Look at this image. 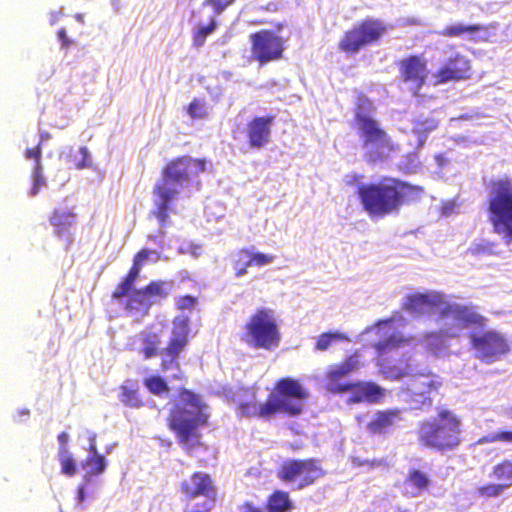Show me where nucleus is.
<instances>
[{
  "label": "nucleus",
  "mask_w": 512,
  "mask_h": 512,
  "mask_svg": "<svg viewBox=\"0 0 512 512\" xmlns=\"http://www.w3.org/2000/svg\"><path fill=\"white\" fill-rule=\"evenodd\" d=\"M404 308L414 316L433 317L444 335L453 339L460 337L465 330L484 328L487 322L474 306L453 301L435 290L408 296Z\"/></svg>",
  "instance_id": "obj_1"
},
{
  "label": "nucleus",
  "mask_w": 512,
  "mask_h": 512,
  "mask_svg": "<svg viewBox=\"0 0 512 512\" xmlns=\"http://www.w3.org/2000/svg\"><path fill=\"white\" fill-rule=\"evenodd\" d=\"M205 170L204 160L191 157H181L167 165L163 179L155 186L154 191L157 207L154 214L161 223H164L168 217L169 204L188 188L194 177Z\"/></svg>",
  "instance_id": "obj_2"
},
{
  "label": "nucleus",
  "mask_w": 512,
  "mask_h": 512,
  "mask_svg": "<svg viewBox=\"0 0 512 512\" xmlns=\"http://www.w3.org/2000/svg\"><path fill=\"white\" fill-rule=\"evenodd\" d=\"M208 406L190 391L180 394L178 403L170 416V427L178 435L179 442L190 449L199 443L197 428L206 423Z\"/></svg>",
  "instance_id": "obj_3"
},
{
  "label": "nucleus",
  "mask_w": 512,
  "mask_h": 512,
  "mask_svg": "<svg viewBox=\"0 0 512 512\" xmlns=\"http://www.w3.org/2000/svg\"><path fill=\"white\" fill-rule=\"evenodd\" d=\"M360 367L359 356L354 354L343 363L329 367L325 375V388L332 393L350 392L348 403L378 402L384 397L385 391L371 382L347 384L342 380Z\"/></svg>",
  "instance_id": "obj_4"
},
{
  "label": "nucleus",
  "mask_w": 512,
  "mask_h": 512,
  "mask_svg": "<svg viewBox=\"0 0 512 512\" xmlns=\"http://www.w3.org/2000/svg\"><path fill=\"white\" fill-rule=\"evenodd\" d=\"M381 372L388 379L407 378L405 387L400 390L398 395L412 409H419L426 404L430 405L429 394L441 384L437 376L418 371L411 363H407L405 368L382 367Z\"/></svg>",
  "instance_id": "obj_5"
},
{
  "label": "nucleus",
  "mask_w": 512,
  "mask_h": 512,
  "mask_svg": "<svg viewBox=\"0 0 512 512\" xmlns=\"http://www.w3.org/2000/svg\"><path fill=\"white\" fill-rule=\"evenodd\" d=\"M412 191L411 186L389 179L378 185L361 186L359 196L371 217H383L396 211Z\"/></svg>",
  "instance_id": "obj_6"
},
{
  "label": "nucleus",
  "mask_w": 512,
  "mask_h": 512,
  "mask_svg": "<svg viewBox=\"0 0 512 512\" xmlns=\"http://www.w3.org/2000/svg\"><path fill=\"white\" fill-rule=\"evenodd\" d=\"M356 106V121L363 139L365 156L371 161L387 158L394 148L386 132L372 117V102L364 95H359Z\"/></svg>",
  "instance_id": "obj_7"
},
{
  "label": "nucleus",
  "mask_w": 512,
  "mask_h": 512,
  "mask_svg": "<svg viewBox=\"0 0 512 512\" xmlns=\"http://www.w3.org/2000/svg\"><path fill=\"white\" fill-rule=\"evenodd\" d=\"M461 420L448 410L421 424L418 437L420 443L437 451L455 449L461 442Z\"/></svg>",
  "instance_id": "obj_8"
},
{
  "label": "nucleus",
  "mask_w": 512,
  "mask_h": 512,
  "mask_svg": "<svg viewBox=\"0 0 512 512\" xmlns=\"http://www.w3.org/2000/svg\"><path fill=\"white\" fill-rule=\"evenodd\" d=\"M241 341L250 348L273 350L279 345L280 331L275 312L271 309H258L243 327Z\"/></svg>",
  "instance_id": "obj_9"
},
{
  "label": "nucleus",
  "mask_w": 512,
  "mask_h": 512,
  "mask_svg": "<svg viewBox=\"0 0 512 512\" xmlns=\"http://www.w3.org/2000/svg\"><path fill=\"white\" fill-rule=\"evenodd\" d=\"M490 220L495 232L506 244L512 243V183L501 180L494 183L489 196Z\"/></svg>",
  "instance_id": "obj_10"
},
{
  "label": "nucleus",
  "mask_w": 512,
  "mask_h": 512,
  "mask_svg": "<svg viewBox=\"0 0 512 512\" xmlns=\"http://www.w3.org/2000/svg\"><path fill=\"white\" fill-rule=\"evenodd\" d=\"M477 329L474 328L469 335L476 358L493 363L509 352L510 346L504 334L494 329Z\"/></svg>",
  "instance_id": "obj_11"
},
{
  "label": "nucleus",
  "mask_w": 512,
  "mask_h": 512,
  "mask_svg": "<svg viewBox=\"0 0 512 512\" xmlns=\"http://www.w3.org/2000/svg\"><path fill=\"white\" fill-rule=\"evenodd\" d=\"M307 396L306 389L298 381L290 378L279 381L276 391L269 395L272 414L276 412L299 414Z\"/></svg>",
  "instance_id": "obj_12"
},
{
  "label": "nucleus",
  "mask_w": 512,
  "mask_h": 512,
  "mask_svg": "<svg viewBox=\"0 0 512 512\" xmlns=\"http://www.w3.org/2000/svg\"><path fill=\"white\" fill-rule=\"evenodd\" d=\"M188 502L184 512H208L214 505V488L209 475L197 472L182 483Z\"/></svg>",
  "instance_id": "obj_13"
},
{
  "label": "nucleus",
  "mask_w": 512,
  "mask_h": 512,
  "mask_svg": "<svg viewBox=\"0 0 512 512\" xmlns=\"http://www.w3.org/2000/svg\"><path fill=\"white\" fill-rule=\"evenodd\" d=\"M251 57L261 65L282 57L285 40L270 30H261L250 35Z\"/></svg>",
  "instance_id": "obj_14"
},
{
  "label": "nucleus",
  "mask_w": 512,
  "mask_h": 512,
  "mask_svg": "<svg viewBox=\"0 0 512 512\" xmlns=\"http://www.w3.org/2000/svg\"><path fill=\"white\" fill-rule=\"evenodd\" d=\"M374 333L380 337L379 341L375 344V348L380 356L390 353L391 351L410 345L416 341L415 338L405 337L397 330L396 320L391 318L389 320L379 321L375 326L367 328L361 336Z\"/></svg>",
  "instance_id": "obj_15"
},
{
  "label": "nucleus",
  "mask_w": 512,
  "mask_h": 512,
  "mask_svg": "<svg viewBox=\"0 0 512 512\" xmlns=\"http://www.w3.org/2000/svg\"><path fill=\"white\" fill-rule=\"evenodd\" d=\"M281 479L297 489L312 484L322 476V470L314 461H287L279 473Z\"/></svg>",
  "instance_id": "obj_16"
},
{
  "label": "nucleus",
  "mask_w": 512,
  "mask_h": 512,
  "mask_svg": "<svg viewBox=\"0 0 512 512\" xmlns=\"http://www.w3.org/2000/svg\"><path fill=\"white\" fill-rule=\"evenodd\" d=\"M384 32L385 27L381 22L367 20L346 33L340 42V48L346 52H356L363 46L378 40Z\"/></svg>",
  "instance_id": "obj_17"
},
{
  "label": "nucleus",
  "mask_w": 512,
  "mask_h": 512,
  "mask_svg": "<svg viewBox=\"0 0 512 512\" xmlns=\"http://www.w3.org/2000/svg\"><path fill=\"white\" fill-rule=\"evenodd\" d=\"M170 288V283L153 282L145 289L137 290L132 293H130L129 290L126 294L129 296L127 308L130 311L136 310L145 314L154 302L168 295Z\"/></svg>",
  "instance_id": "obj_18"
},
{
  "label": "nucleus",
  "mask_w": 512,
  "mask_h": 512,
  "mask_svg": "<svg viewBox=\"0 0 512 512\" xmlns=\"http://www.w3.org/2000/svg\"><path fill=\"white\" fill-rule=\"evenodd\" d=\"M470 75V62L463 56L456 55L430 78L433 85L445 83L452 80H462Z\"/></svg>",
  "instance_id": "obj_19"
},
{
  "label": "nucleus",
  "mask_w": 512,
  "mask_h": 512,
  "mask_svg": "<svg viewBox=\"0 0 512 512\" xmlns=\"http://www.w3.org/2000/svg\"><path fill=\"white\" fill-rule=\"evenodd\" d=\"M188 322L189 317L184 314L177 316L173 321L172 337L165 350L166 356L170 357L171 365L187 344V336L189 332Z\"/></svg>",
  "instance_id": "obj_20"
},
{
  "label": "nucleus",
  "mask_w": 512,
  "mask_h": 512,
  "mask_svg": "<svg viewBox=\"0 0 512 512\" xmlns=\"http://www.w3.org/2000/svg\"><path fill=\"white\" fill-rule=\"evenodd\" d=\"M160 259V254L154 250L143 249L134 258L133 267L131 268L125 281L116 289L114 297L119 298L125 296L131 290L132 284L137 278L140 269L147 263H155Z\"/></svg>",
  "instance_id": "obj_21"
},
{
  "label": "nucleus",
  "mask_w": 512,
  "mask_h": 512,
  "mask_svg": "<svg viewBox=\"0 0 512 512\" xmlns=\"http://www.w3.org/2000/svg\"><path fill=\"white\" fill-rule=\"evenodd\" d=\"M401 70L407 89L417 95L426 77L424 64L419 58L413 57L402 62Z\"/></svg>",
  "instance_id": "obj_22"
},
{
  "label": "nucleus",
  "mask_w": 512,
  "mask_h": 512,
  "mask_svg": "<svg viewBox=\"0 0 512 512\" xmlns=\"http://www.w3.org/2000/svg\"><path fill=\"white\" fill-rule=\"evenodd\" d=\"M238 405L241 415L244 416L268 417L272 415L270 399L268 398L266 403H261L256 398V393L253 389H247L242 395L238 396Z\"/></svg>",
  "instance_id": "obj_23"
},
{
  "label": "nucleus",
  "mask_w": 512,
  "mask_h": 512,
  "mask_svg": "<svg viewBox=\"0 0 512 512\" xmlns=\"http://www.w3.org/2000/svg\"><path fill=\"white\" fill-rule=\"evenodd\" d=\"M273 119V117H259L248 124L247 135L251 147L260 149L269 142Z\"/></svg>",
  "instance_id": "obj_24"
},
{
  "label": "nucleus",
  "mask_w": 512,
  "mask_h": 512,
  "mask_svg": "<svg viewBox=\"0 0 512 512\" xmlns=\"http://www.w3.org/2000/svg\"><path fill=\"white\" fill-rule=\"evenodd\" d=\"M89 448L88 457L83 462L82 467L85 470V479L88 481L90 476L101 474L106 468V459L100 455L96 447V434L88 432Z\"/></svg>",
  "instance_id": "obj_25"
},
{
  "label": "nucleus",
  "mask_w": 512,
  "mask_h": 512,
  "mask_svg": "<svg viewBox=\"0 0 512 512\" xmlns=\"http://www.w3.org/2000/svg\"><path fill=\"white\" fill-rule=\"evenodd\" d=\"M55 233L67 242L71 241V227L75 222V215L66 208L55 209L50 219Z\"/></svg>",
  "instance_id": "obj_26"
},
{
  "label": "nucleus",
  "mask_w": 512,
  "mask_h": 512,
  "mask_svg": "<svg viewBox=\"0 0 512 512\" xmlns=\"http://www.w3.org/2000/svg\"><path fill=\"white\" fill-rule=\"evenodd\" d=\"M450 339V336L444 335L439 327L438 331L428 332L422 338L418 339V343L430 353L439 356L444 355L449 349Z\"/></svg>",
  "instance_id": "obj_27"
},
{
  "label": "nucleus",
  "mask_w": 512,
  "mask_h": 512,
  "mask_svg": "<svg viewBox=\"0 0 512 512\" xmlns=\"http://www.w3.org/2000/svg\"><path fill=\"white\" fill-rule=\"evenodd\" d=\"M429 479L421 471H411L403 484V491L406 496L418 497L428 487Z\"/></svg>",
  "instance_id": "obj_28"
},
{
  "label": "nucleus",
  "mask_w": 512,
  "mask_h": 512,
  "mask_svg": "<svg viewBox=\"0 0 512 512\" xmlns=\"http://www.w3.org/2000/svg\"><path fill=\"white\" fill-rule=\"evenodd\" d=\"M400 421L399 410H388L376 413L368 424L372 433H382Z\"/></svg>",
  "instance_id": "obj_29"
},
{
  "label": "nucleus",
  "mask_w": 512,
  "mask_h": 512,
  "mask_svg": "<svg viewBox=\"0 0 512 512\" xmlns=\"http://www.w3.org/2000/svg\"><path fill=\"white\" fill-rule=\"evenodd\" d=\"M41 151L39 147L28 149L25 153L26 158H35L36 164L32 172V188L29 195L34 197L38 194L41 188L46 186V179L43 176V168L40 162Z\"/></svg>",
  "instance_id": "obj_30"
},
{
  "label": "nucleus",
  "mask_w": 512,
  "mask_h": 512,
  "mask_svg": "<svg viewBox=\"0 0 512 512\" xmlns=\"http://www.w3.org/2000/svg\"><path fill=\"white\" fill-rule=\"evenodd\" d=\"M121 402L131 408H139L142 406V400L138 395V388L132 382H126L120 387Z\"/></svg>",
  "instance_id": "obj_31"
},
{
  "label": "nucleus",
  "mask_w": 512,
  "mask_h": 512,
  "mask_svg": "<svg viewBox=\"0 0 512 512\" xmlns=\"http://www.w3.org/2000/svg\"><path fill=\"white\" fill-rule=\"evenodd\" d=\"M252 267L250 249H242L233 255V270L236 278L247 274V268Z\"/></svg>",
  "instance_id": "obj_32"
},
{
  "label": "nucleus",
  "mask_w": 512,
  "mask_h": 512,
  "mask_svg": "<svg viewBox=\"0 0 512 512\" xmlns=\"http://www.w3.org/2000/svg\"><path fill=\"white\" fill-rule=\"evenodd\" d=\"M438 126V122L433 119H425L423 121H416L413 127V134L417 137L418 147H422L430 132L434 131Z\"/></svg>",
  "instance_id": "obj_33"
},
{
  "label": "nucleus",
  "mask_w": 512,
  "mask_h": 512,
  "mask_svg": "<svg viewBox=\"0 0 512 512\" xmlns=\"http://www.w3.org/2000/svg\"><path fill=\"white\" fill-rule=\"evenodd\" d=\"M344 341L349 342L350 339L341 332L323 333L318 337L316 350L326 351L331 345Z\"/></svg>",
  "instance_id": "obj_34"
},
{
  "label": "nucleus",
  "mask_w": 512,
  "mask_h": 512,
  "mask_svg": "<svg viewBox=\"0 0 512 512\" xmlns=\"http://www.w3.org/2000/svg\"><path fill=\"white\" fill-rule=\"evenodd\" d=\"M139 340L143 344V353L146 359L155 356L159 344V336L154 332H144L139 335Z\"/></svg>",
  "instance_id": "obj_35"
},
{
  "label": "nucleus",
  "mask_w": 512,
  "mask_h": 512,
  "mask_svg": "<svg viewBox=\"0 0 512 512\" xmlns=\"http://www.w3.org/2000/svg\"><path fill=\"white\" fill-rule=\"evenodd\" d=\"M58 459L61 465V472L64 475L72 477L76 474V463L67 447H60Z\"/></svg>",
  "instance_id": "obj_36"
},
{
  "label": "nucleus",
  "mask_w": 512,
  "mask_h": 512,
  "mask_svg": "<svg viewBox=\"0 0 512 512\" xmlns=\"http://www.w3.org/2000/svg\"><path fill=\"white\" fill-rule=\"evenodd\" d=\"M492 477L512 484V461H504L493 468Z\"/></svg>",
  "instance_id": "obj_37"
},
{
  "label": "nucleus",
  "mask_w": 512,
  "mask_h": 512,
  "mask_svg": "<svg viewBox=\"0 0 512 512\" xmlns=\"http://www.w3.org/2000/svg\"><path fill=\"white\" fill-rule=\"evenodd\" d=\"M187 114L192 119H204L208 115V108L204 100L195 99L193 100L188 108Z\"/></svg>",
  "instance_id": "obj_38"
},
{
  "label": "nucleus",
  "mask_w": 512,
  "mask_h": 512,
  "mask_svg": "<svg viewBox=\"0 0 512 512\" xmlns=\"http://www.w3.org/2000/svg\"><path fill=\"white\" fill-rule=\"evenodd\" d=\"M147 389L156 395H160L168 391L166 382L159 376H151L145 379Z\"/></svg>",
  "instance_id": "obj_39"
},
{
  "label": "nucleus",
  "mask_w": 512,
  "mask_h": 512,
  "mask_svg": "<svg viewBox=\"0 0 512 512\" xmlns=\"http://www.w3.org/2000/svg\"><path fill=\"white\" fill-rule=\"evenodd\" d=\"M479 29L476 25H463V24H455L450 27H447L442 34L445 36H461L465 33L473 34L475 31Z\"/></svg>",
  "instance_id": "obj_40"
},
{
  "label": "nucleus",
  "mask_w": 512,
  "mask_h": 512,
  "mask_svg": "<svg viewBox=\"0 0 512 512\" xmlns=\"http://www.w3.org/2000/svg\"><path fill=\"white\" fill-rule=\"evenodd\" d=\"M494 250V245L486 240H480L473 242L469 247L468 251L472 255H489L492 254Z\"/></svg>",
  "instance_id": "obj_41"
},
{
  "label": "nucleus",
  "mask_w": 512,
  "mask_h": 512,
  "mask_svg": "<svg viewBox=\"0 0 512 512\" xmlns=\"http://www.w3.org/2000/svg\"><path fill=\"white\" fill-rule=\"evenodd\" d=\"M510 486L511 483L489 484L479 488V493L485 497H496L501 495Z\"/></svg>",
  "instance_id": "obj_42"
},
{
  "label": "nucleus",
  "mask_w": 512,
  "mask_h": 512,
  "mask_svg": "<svg viewBox=\"0 0 512 512\" xmlns=\"http://www.w3.org/2000/svg\"><path fill=\"white\" fill-rule=\"evenodd\" d=\"M252 266L263 267L274 262L275 256L250 249Z\"/></svg>",
  "instance_id": "obj_43"
},
{
  "label": "nucleus",
  "mask_w": 512,
  "mask_h": 512,
  "mask_svg": "<svg viewBox=\"0 0 512 512\" xmlns=\"http://www.w3.org/2000/svg\"><path fill=\"white\" fill-rule=\"evenodd\" d=\"M495 441L512 442V432H497L481 438L478 442L480 444L490 443Z\"/></svg>",
  "instance_id": "obj_44"
},
{
  "label": "nucleus",
  "mask_w": 512,
  "mask_h": 512,
  "mask_svg": "<svg viewBox=\"0 0 512 512\" xmlns=\"http://www.w3.org/2000/svg\"><path fill=\"white\" fill-rule=\"evenodd\" d=\"M400 167L408 173H416L420 167V161L416 154L409 155Z\"/></svg>",
  "instance_id": "obj_45"
},
{
  "label": "nucleus",
  "mask_w": 512,
  "mask_h": 512,
  "mask_svg": "<svg viewBox=\"0 0 512 512\" xmlns=\"http://www.w3.org/2000/svg\"><path fill=\"white\" fill-rule=\"evenodd\" d=\"M235 0H205L204 5L212 6L216 15L221 14Z\"/></svg>",
  "instance_id": "obj_46"
},
{
  "label": "nucleus",
  "mask_w": 512,
  "mask_h": 512,
  "mask_svg": "<svg viewBox=\"0 0 512 512\" xmlns=\"http://www.w3.org/2000/svg\"><path fill=\"white\" fill-rule=\"evenodd\" d=\"M195 304L196 299L191 296L180 297L176 302L177 308L183 312L186 310L190 311L194 308Z\"/></svg>",
  "instance_id": "obj_47"
},
{
  "label": "nucleus",
  "mask_w": 512,
  "mask_h": 512,
  "mask_svg": "<svg viewBox=\"0 0 512 512\" xmlns=\"http://www.w3.org/2000/svg\"><path fill=\"white\" fill-rule=\"evenodd\" d=\"M80 154L82 156V159L76 164V167L78 169L89 167L91 164V156L88 152V149L86 147L80 148Z\"/></svg>",
  "instance_id": "obj_48"
},
{
  "label": "nucleus",
  "mask_w": 512,
  "mask_h": 512,
  "mask_svg": "<svg viewBox=\"0 0 512 512\" xmlns=\"http://www.w3.org/2000/svg\"><path fill=\"white\" fill-rule=\"evenodd\" d=\"M434 162L437 165V171L438 173H441L444 168L449 164L448 159L443 154H437L434 156Z\"/></svg>",
  "instance_id": "obj_49"
},
{
  "label": "nucleus",
  "mask_w": 512,
  "mask_h": 512,
  "mask_svg": "<svg viewBox=\"0 0 512 512\" xmlns=\"http://www.w3.org/2000/svg\"><path fill=\"white\" fill-rule=\"evenodd\" d=\"M179 253H181V254L189 253L194 258H197L201 254V247L200 246H195V245H190L187 249H184L183 247H181L179 249Z\"/></svg>",
  "instance_id": "obj_50"
},
{
  "label": "nucleus",
  "mask_w": 512,
  "mask_h": 512,
  "mask_svg": "<svg viewBox=\"0 0 512 512\" xmlns=\"http://www.w3.org/2000/svg\"><path fill=\"white\" fill-rule=\"evenodd\" d=\"M456 207H457V205H456L455 201H448V202L444 203L442 206V214L445 216H449L455 212Z\"/></svg>",
  "instance_id": "obj_51"
},
{
  "label": "nucleus",
  "mask_w": 512,
  "mask_h": 512,
  "mask_svg": "<svg viewBox=\"0 0 512 512\" xmlns=\"http://www.w3.org/2000/svg\"><path fill=\"white\" fill-rule=\"evenodd\" d=\"M216 28V22L215 20H212L211 23L206 27H200L198 29V32L203 34V36L206 38L207 35L211 34Z\"/></svg>",
  "instance_id": "obj_52"
},
{
  "label": "nucleus",
  "mask_w": 512,
  "mask_h": 512,
  "mask_svg": "<svg viewBox=\"0 0 512 512\" xmlns=\"http://www.w3.org/2000/svg\"><path fill=\"white\" fill-rule=\"evenodd\" d=\"M58 37L62 41V46L63 47H68V45L70 44V41L66 38V32H65L64 29H61L58 32Z\"/></svg>",
  "instance_id": "obj_53"
},
{
  "label": "nucleus",
  "mask_w": 512,
  "mask_h": 512,
  "mask_svg": "<svg viewBox=\"0 0 512 512\" xmlns=\"http://www.w3.org/2000/svg\"><path fill=\"white\" fill-rule=\"evenodd\" d=\"M205 37L203 36V34L199 33L198 31L195 33V36H194V42L197 46H202L205 42Z\"/></svg>",
  "instance_id": "obj_54"
},
{
  "label": "nucleus",
  "mask_w": 512,
  "mask_h": 512,
  "mask_svg": "<svg viewBox=\"0 0 512 512\" xmlns=\"http://www.w3.org/2000/svg\"><path fill=\"white\" fill-rule=\"evenodd\" d=\"M69 440V435L66 432H62L58 436V441L60 442L61 447H67L66 444Z\"/></svg>",
  "instance_id": "obj_55"
},
{
  "label": "nucleus",
  "mask_w": 512,
  "mask_h": 512,
  "mask_svg": "<svg viewBox=\"0 0 512 512\" xmlns=\"http://www.w3.org/2000/svg\"><path fill=\"white\" fill-rule=\"evenodd\" d=\"M84 497H85V495H84V486H80L78 488V494H77V502H78V504H81L83 502Z\"/></svg>",
  "instance_id": "obj_56"
},
{
  "label": "nucleus",
  "mask_w": 512,
  "mask_h": 512,
  "mask_svg": "<svg viewBox=\"0 0 512 512\" xmlns=\"http://www.w3.org/2000/svg\"><path fill=\"white\" fill-rule=\"evenodd\" d=\"M167 365H168V361L164 358L163 362H162L163 370H167L168 369Z\"/></svg>",
  "instance_id": "obj_57"
},
{
  "label": "nucleus",
  "mask_w": 512,
  "mask_h": 512,
  "mask_svg": "<svg viewBox=\"0 0 512 512\" xmlns=\"http://www.w3.org/2000/svg\"><path fill=\"white\" fill-rule=\"evenodd\" d=\"M357 460L358 459L353 460L354 464L359 465V466H362L364 464L363 462H357Z\"/></svg>",
  "instance_id": "obj_58"
},
{
  "label": "nucleus",
  "mask_w": 512,
  "mask_h": 512,
  "mask_svg": "<svg viewBox=\"0 0 512 512\" xmlns=\"http://www.w3.org/2000/svg\"><path fill=\"white\" fill-rule=\"evenodd\" d=\"M77 20H78V21H82V15H78V16H77Z\"/></svg>",
  "instance_id": "obj_59"
},
{
  "label": "nucleus",
  "mask_w": 512,
  "mask_h": 512,
  "mask_svg": "<svg viewBox=\"0 0 512 512\" xmlns=\"http://www.w3.org/2000/svg\"><path fill=\"white\" fill-rule=\"evenodd\" d=\"M173 377L178 379V378H180V375L179 374H174Z\"/></svg>",
  "instance_id": "obj_60"
},
{
  "label": "nucleus",
  "mask_w": 512,
  "mask_h": 512,
  "mask_svg": "<svg viewBox=\"0 0 512 512\" xmlns=\"http://www.w3.org/2000/svg\"><path fill=\"white\" fill-rule=\"evenodd\" d=\"M55 21H56V19L53 17V18H52V24H54V23H55Z\"/></svg>",
  "instance_id": "obj_61"
}]
</instances>
